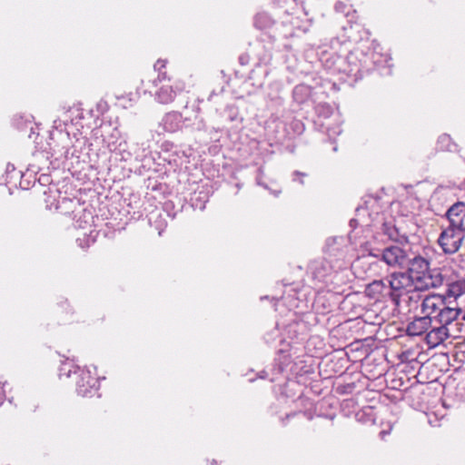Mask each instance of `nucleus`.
Instances as JSON below:
<instances>
[{"instance_id": "nucleus-1", "label": "nucleus", "mask_w": 465, "mask_h": 465, "mask_svg": "<svg viewBox=\"0 0 465 465\" xmlns=\"http://www.w3.org/2000/svg\"><path fill=\"white\" fill-rule=\"evenodd\" d=\"M94 143L88 144L85 137L76 139L72 147L64 152L65 159H77V161H88L92 167L102 168L108 164V153L105 151L99 153L93 148Z\"/></svg>"}, {"instance_id": "nucleus-2", "label": "nucleus", "mask_w": 465, "mask_h": 465, "mask_svg": "<svg viewBox=\"0 0 465 465\" xmlns=\"http://www.w3.org/2000/svg\"><path fill=\"white\" fill-rule=\"evenodd\" d=\"M72 372L75 377V391L78 395L82 397L93 396L98 391V379L92 376L89 371L74 367L71 362H64L60 369V376L70 377Z\"/></svg>"}, {"instance_id": "nucleus-3", "label": "nucleus", "mask_w": 465, "mask_h": 465, "mask_svg": "<svg viewBox=\"0 0 465 465\" xmlns=\"http://www.w3.org/2000/svg\"><path fill=\"white\" fill-rule=\"evenodd\" d=\"M300 324L298 322L292 321L284 326L283 332L280 343L282 346L278 350V357L275 360L274 371L278 373H282L286 371L287 367L292 363L291 356L288 353L292 342L298 338Z\"/></svg>"}, {"instance_id": "nucleus-4", "label": "nucleus", "mask_w": 465, "mask_h": 465, "mask_svg": "<svg viewBox=\"0 0 465 465\" xmlns=\"http://www.w3.org/2000/svg\"><path fill=\"white\" fill-rule=\"evenodd\" d=\"M411 278L405 272H394L389 280V294L396 305L400 304V298L409 293V289L412 286Z\"/></svg>"}, {"instance_id": "nucleus-5", "label": "nucleus", "mask_w": 465, "mask_h": 465, "mask_svg": "<svg viewBox=\"0 0 465 465\" xmlns=\"http://www.w3.org/2000/svg\"><path fill=\"white\" fill-rule=\"evenodd\" d=\"M462 239L461 232L449 227L440 233L438 242L445 253L452 254L460 249Z\"/></svg>"}, {"instance_id": "nucleus-6", "label": "nucleus", "mask_w": 465, "mask_h": 465, "mask_svg": "<svg viewBox=\"0 0 465 465\" xmlns=\"http://www.w3.org/2000/svg\"><path fill=\"white\" fill-rule=\"evenodd\" d=\"M443 282L441 273L435 270H427L412 279V284L415 290L424 291L430 288H437Z\"/></svg>"}, {"instance_id": "nucleus-7", "label": "nucleus", "mask_w": 465, "mask_h": 465, "mask_svg": "<svg viewBox=\"0 0 465 465\" xmlns=\"http://www.w3.org/2000/svg\"><path fill=\"white\" fill-rule=\"evenodd\" d=\"M160 124L164 131L169 133H175L183 128H189L193 126L190 118L183 117L182 114L176 111L165 114Z\"/></svg>"}, {"instance_id": "nucleus-8", "label": "nucleus", "mask_w": 465, "mask_h": 465, "mask_svg": "<svg viewBox=\"0 0 465 465\" xmlns=\"http://www.w3.org/2000/svg\"><path fill=\"white\" fill-rule=\"evenodd\" d=\"M381 260L391 267H403L408 262V254L402 248L392 245L385 248L381 254Z\"/></svg>"}, {"instance_id": "nucleus-9", "label": "nucleus", "mask_w": 465, "mask_h": 465, "mask_svg": "<svg viewBox=\"0 0 465 465\" xmlns=\"http://www.w3.org/2000/svg\"><path fill=\"white\" fill-rule=\"evenodd\" d=\"M103 136L104 147L107 149V151H104L108 154L114 152L124 151L126 142L122 138L121 133L117 128H109L108 132L103 134ZM97 151L101 153L104 150L99 149Z\"/></svg>"}, {"instance_id": "nucleus-10", "label": "nucleus", "mask_w": 465, "mask_h": 465, "mask_svg": "<svg viewBox=\"0 0 465 465\" xmlns=\"http://www.w3.org/2000/svg\"><path fill=\"white\" fill-rule=\"evenodd\" d=\"M445 303V298L441 295H427L420 303L421 313L426 317L431 318L434 315L437 318Z\"/></svg>"}, {"instance_id": "nucleus-11", "label": "nucleus", "mask_w": 465, "mask_h": 465, "mask_svg": "<svg viewBox=\"0 0 465 465\" xmlns=\"http://www.w3.org/2000/svg\"><path fill=\"white\" fill-rule=\"evenodd\" d=\"M450 227L457 231H465V203L459 202L454 203L447 212Z\"/></svg>"}, {"instance_id": "nucleus-12", "label": "nucleus", "mask_w": 465, "mask_h": 465, "mask_svg": "<svg viewBox=\"0 0 465 465\" xmlns=\"http://www.w3.org/2000/svg\"><path fill=\"white\" fill-rule=\"evenodd\" d=\"M431 326V318L421 316L411 322L406 329L410 336H420L425 333Z\"/></svg>"}, {"instance_id": "nucleus-13", "label": "nucleus", "mask_w": 465, "mask_h": 465, "mask_svg": "<svg viewBox=\"0 0 465 465\" xmlns=\"http://www.w3.org/2000/svg\"><path fill=\"white\" fill-rule=\"evenodd\" d=\"M178 90L170 84H163L155 91L154 98L162 104H168L174 101Z\"/></svg>"}, {"instance_id": "nucleus-14", "label": "nucleus", "mask_w": 465, "mask_h": 465, "mask_svg": "<svg viewBox=\"0 0 465 465\" xmlns=\"http://www.w3.org/2000/svg\"><path fill=\"white\" fill-rule=\"evenodd\" d=\"M449 330L446 326L433 328L426 335V342L430 348H435L449 338Z\"/></svg>"}, {"instance_id": "nucleus-15", "label": "nucleus", "mask_w": 465, "mask_h": 465, "mask_svg": "<svg viewBox=\"0 0 465 465\" xmlns=\"http://www.w3.org/2000/svg\"><path fill=\"white\" fill-rule=\"evenodd\" d=\"M461 314V309L458 307H450L444 304L440 312L439 313L437 319L441 326H448L452 322L458 319V317Z\"/></svg>"}, {"instance_id": "nucleus-16", "label": "nucleus", "mask_w": 465, "mask_h": 465, "mask_svg": "<svg viewBox=\"0 0 465 465\" xmlns=\"http://www.w3.org/2000/svg\"><path fill=\"white\" fill-rule=\"evenodd\" d=\"M387 290L388 287L382 280H374L366 286L365 293L371 299L380 301Z\"/></svg>"}, {"instance_id": "nucleus-17", "label": "nucleus", "mask_w": 465, "mask_h": 465, "mask_svg": "<svg viewBox=\"0 0 465 465\" xmlns=\"http://www.w3.org/2000/svg\"><path fill=\"white\" fill-rule=\"evenodd\" d=\"M430 269V262L428 260L421 256H416L410 262V267L408 275L411 278H415L419 274H422V272H426Z\"/></svg>"}, {"instance_id": "nucleus-18", "label": "nucleus", "mask_w": 465, "mask_h": 465, "mask_svg": "<svg viewBox=\"0 0 465 465\" xmlns=\"http://www.w3.org/2000/svg\"><path fill=\"white\" fill-rule=\"evenodd\" d=\"M13 124L21 132L29 131L27 134L29 138H32L33 134L35 133V124L33 123L31 116L16 115L13 119Z\"/></svg>"}, {"instance_id": "nucleus-19", "label": "nucleus", "mask_w": 465, "mask_h": 465, "mask_svg": "<svg viewBox=\"0 0 465 465\" xmlns=\"http://www.w3.org/2000/svg\"><path fill=\"white\" fill-rule=\"evenodd\" d=\"M465 293V280H458L449 283L446 294L448 297L459 298Z\"/></svg>"}, {"instance_id": "nucleus-20", "label": "nucleus", "mask_w": 465, "mask_h": 465, "mask_svg": "<svg viewBox=\"0 0 465 465\" xmlns=\"http://www.w3.org/2000/svg\"><path fill=\"white\" fill-rule=\"evenodd\" d=\"M94 224V215L90 210L84 209L82 214L76 219V226L79 228L92 227Z\"/></svg>"}, {"instance_id": "nucleus-21", "label": "nucleus", "mask_w": 465, "mask_h": 465, "mask_svg": "<svg viewBox=\"0 0 465 465\" xmlns=\"http://www.w3.org/2000/svg\"><path fill=\"white\" fill-rule=\"evenodd\" d=\"M207 200V194L203 192H199L198 194L194 193V196L192 198V205L194 208L203 210L205 208V203Z\"/></svg>"}, {"instance_id": "nucleus-22", "label": "nucleus", "mask_w": 465, "mask_h": 465, "mask_svg": "<svg viewBox=\"0 0 465 465\" xmlns=\"http://www.w3.org/2000/svg\"><path fill=\"white\" fill-rule=\"evenodd\" d=\"M165 64L166 61L161 59L157 60L156 63L154 64V69L159 71L157 79L153 80V82L155 86H158V84H161L166 78V73L162 72V69L165 67Z\"/></svg>"}, {"instance_id": "nucleus-23", "label": "nucleus", "mask_w": 465, "mask_h": 465, "mask_svg": "<svg viewBox=\"0 0 465 465\" xmlns=\"http://www.w3.org/2000/svg\"><path fill=\"white\" fill-rule=\"evenodd\" d=\"M254 25L257 28L263 29L272 25V20L267 15L259 14L254 18Z\"/></svg>"}, {"instance_id": "nucleus-24", "label": "nucleus", "mask_w": 465, "mask_h": 465, "mask_svg": "<svg viewBox=\"0 0 465 465\" xmlns=\"http://www.w3.org/2000/svg\"><path fill=\"white\" fill-rule=\"evenodd\" d=\"M312 406H313V411H312L311 409L310 410H306L304 411L303 412H293V413H291V414H287L286 415V419H289L291 416L292 417H294V416H303L305 417L307 420H312L313 417L315 416V412H316V407L313 403H311Z\"/></svg>"}, {"instance_id": "nucleus-25", "label": "nucleus", "mask_w": 465, "mask_h": 465, "mask_svg": "<svg viewBox=\"0 0 465 465\" xmlns=\"http://www.w3.org/2000/svg\"><path fill=\"white\" fill-rule=\"evenodd\" d=\"M438 144L440 150H450L451 138L448 134H442L438 139Z\"/></svg>"}, {"instance_id": "nucleus-26", "label": "nucleus", "mask_w": 465, "mask_h": 465, "mask_svg": "<svg viewBox=\"0 0 465 465\" xmlns=\"http://www.w3.org/2000/svg\"><path fill=\"white\" fill-rule=\"evenodd\" d=\"M308 174L303 172L294 171L292 173V181L294 183H299L300 184H304V178L307 177Z\"/></svg>"}, {"instance_id": "nucleus-27", "label": "nucleus", "mask_w": 465, "mask_h": 465, "mask_svg": "<svg viewBox=\"0 0 465 465\" xmlns=\"http://www.w3.org/2000/svg\"><path fill=\"white\" fill-rule=\"evenodd\" d=\"M379 268H380V263L378 262H374L370 263L369 269H368V272H367V273H369L368 276L371 277V276L380 275L381 272L378 271Z\"/></svg>"}, {"instance_id": "nucleus-28", "label": "nucleus", "mask_w": 465, "mask_h": 465, "mask_svg": "<svg viewBox=\"0 0 465 465\" xmlns=\"http://www.w3.org/2000/svg\"><path fill=\"white\" fill-rule=\"evenodd\" d=\"M279 323L276 324V327L274 330H272L271 332L267 333L265 336L266 342L270 343L272 342L274 338L279 335Z\"/></svg>"}, {"instance_id": "nucleus-29", "label": "nucleus", "mask_w": 465, "mask_h": 465, "mask_svg": "<svg viewBox=\"0 0 465 465\" xmlns=\"http://www.w3.org/2000/svg\"><path fill=\"white\" fill-rule=\"evenodd\" d=\"M250 62V55L248 54H242L240 56H239V63L242 64V65H246L248 64Z\"/></svg>"}, {"instance_id": "nucleus-30", "label": "nucleus", "mask_w": 465, "mask_h": 465, "mask_svg": "<svg viewBox=\"0 0 465 465\" xmlns=\"http://www.w3.org/2000/svg\"><path fill=\"white\" fill-rule=\"evenodd\" d=\"M76 241H77V242H78V244H79V246H80V247L84 248L85 246H89L90 242H94V239H92V240H91V239H90V237L88 236V237H87V239H86V244H85V245H84V244H83V241H84V240H82L81 238H77V240H76Z\"/></svg>"}, {"instance_id": "nucleus-31", "label": "nucleus", "mask_w": 465, "mask_h": 465, "mask_svg": "<svg viewBox=\"0 0 465 465\" xmlns=\"http://www.w3.org/2000/svg\"><path fill=\"white\" fill-rule=\"evenodd\" d=\"M306 91V87L303 85L296 86L293 90V95L296 96L299 93Z\"/></svg>"}, {"instance_id": "nucleus-32", "label": "nucleus", "mask_w": 465, "mask_h": 465, "mask_svg": "<svg viewBox=\"0 0 465 465\" xmlns=\"http://www.w3.org/2000/svg\"><path fill=\"white\" fill-rule=\"evenodd\" d=\"M262 176H260V175H257V176H256V183H257V184H258V185H260V186H262V187H263V188H265V189H268L267 184H265L264 183H262Z\"/></svg>"}, {"instance_id": "nucleus-33", "label": "nucleus", "mask_w": 465, "mask_h": 465, "mask_svg": "<svg viewBox=\"0 0 465 465\" xmlns=\"http://www.w3.org/2000/svg\"><path fill=\"white\" fill-rule=\"evenodd\" d=\"M420 299V296L418 293H416L415 292H412L410 295H409V300L410 301H414L415 302H418V300Z\"/></svg>"}, {"instance_id": "nucleus-34", "label": "nucleus", "mask_w": 465, "mask_h": 465, "mask_svg": "<svg viewBox=\"0 0 465 465\" xmlns=\"http://www.w3.org/2000/svg\"><path fill=\"white\" fill-rule=\"evenodd\" d=\"M39 181L41 183H48L49 182V176L48 175H45V174H43L41 175V177L39 178Z\"/></svg>"}, {"instance_id": "nucleus-35", "label": "nucleus", "mask_w": 465, "mask_h": 465, "mask_svg": "<svg viewBox=\"0 0 465 465\" xmlns=\"http://www.w3.org/2000/svg\"><path fill=\"white\" fill-rule=\"evenodd\" d=\"M15 170V165L8 163L6 166V173H9L11 172H14Z\"/></svg>"}, {"instance_id": "nucleus-36", "label": "nucleus", "mask_w": 465, "mask_h": 465, "mask_svg": "<svg viewBox=\"0 0 465 465\" xmlns=\"http://www.w3.org/2000/svg\"><path fill=\"white\" fill-rule=\"evenodd\" d=\"M5 398V391L0 388V406L4 402Z\"/></svg>"}, {"instance_id": "nucleus-37", "label": "nucleus", "mask_w": 465, "mask_h": 465, "mask_svg": "<svg viewBox=\"0 0 465 465\" xmlns=\"http://www.w3.org/2000/svg\"><path fill=\"white\" fill-rule=\"evenodd\" d=\"M257 175H260V176H262V177H263V168H262V167H260V168L257 170Z\"/></svg>"}, {"instance_id": "nucleus-38", "label": "nucleus", "mask_w": 465, "mask_h": 465, "mask_svg": "<svg viewBox=\"0 0 465 465\" xmlns=\"http://www.w3.org/2000/svg\"><path fill=\"white\" fill-rule=\"evenodd\" d=\"M313 343H314V339H310L308 341L307 347L309 350H310V346L312 345Z\"/></svg>"}, {"instance_id": "nucleus-39", "label": "nucleus", "mask_w": 465, "mask_h": 465, "mask_svg": "<svg viewBox=\"0 0 465 465\" xmlns=\"http://www.w3.org/2000/svg\"><path fill=\"white\" fill-rule=\"evenodd\" d=\"M369 255H370V256L376 257V258H377V257H379V254L374 253V252H370V254H369Z\"/></svg>"}, {"instance_id": "nucleus-40", "label": "nucleus", "mask_w": 465, "mask_h": 465, "mask_svg": "<svg viewBox=\"0 0 465 465\" xmlns=\"http://www.w3.org/2000/svg\"><path fill=\"white\" fill-rule=\"evenodd\" d=\"M57 122H58V121H54V127H55V128H58V124H57Z\"/></svg>"}, {"instance_id": "nucleus-41", "label": "nucleus", "mask_w": 465, "mask_h": 465, "mask_svg": "<svg viewBox=\"0 0 465 465\" xmlns=\"http://www.w3.org/2000/svg\"><path fill=\"white\" fill-rule=\"evenodd\" d=\"M461 313H462V320H465V311L463 312H461Z\"/></svg>"}, {"instance_id": "nucleus-42", "label": "nucleus", "mask_w": 465, "mask_h": 465, "mask_svg": "<svg viewBox=\"0 0 465 465\" xmlns=\"http://www.w3.org/2000/svg\"><path fill=\"white\" fill-rule=\"evenodd\" d=\"M381 435L383 437L385 435V431H381Z\"/></svg>"}, {"instance_id": "nucleus-43", "label": "nucleus", "mask_w": 465, "mask_h": 465, "mask_svg": "<svg viewBox=\"0 0 465 465\" xmlns=\"http://www.w3.org/2000/svg\"><path fill=\"white\" fill-rule=\"evenodd\" d=\"M197 129H201V123H199Z\"/></svg>"}, {"instance_id": "nucleus-44", "label": "nucleus", "mask_w": 465, "mask_h": 465, "mask_svg": "<svg viewBox=\"0 0 465 465\" xmlns=\"http://www.w3.org/2000/svg\"><path fill=\"white\" fill-rule=\"evenodd\" d=\"M349 387H350V389H351V390L354 388V386H353V385H349Z\"/></svg>"}]
</instances>
